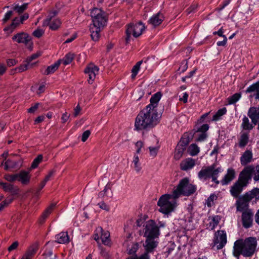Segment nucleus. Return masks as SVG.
<instances>
[{"instance_id":"c03bdc74","label":"nucleus","mask_w":259,"mask_h":259,"mask_svg":"<svg viewBox=\"0 0 259 259\" xmlns=\"http://www.w3.org/2000/svg\"><path fill=\"white\" fill-rule=\"evenodd\" d=\"M42 158L43 157L42 155H38L37 157L33 160V161L32 162V163L31 164V168H35L36 167H37L39 163L42 161Z\"/></svg>"},{"instance_id":"c85d7f7f","label":"nucleus","mask_w":259,"mask_h":259,"mask_svg":"<svg viewBox=\"0 0 259 259\" xmlns=\"http://www.w3.org/2000/svg\"><path fill=\"white\" fill-rule=\"evenodd\" d=\"M241 127L244 130H251L253 125L252 123H250L249 119L246 116H244L242 119V123L241 124Z\"/></svg>"},{"instance_id":"49530a36","label":"nucleus","mask_w":259,"mask_h":259,"mask_svg":"<svg viewBox=\"0 0 259 259\" xmlns=\"http://www.w3.org/2000/svg\"><path fill=\"white\" fill-rule=\"evenodd\" d=\"M150 155L152 157H155L157 155V152L159 149L158 147H149Z\"/></svg>"},{"instance_id":"cd10ccee","label":"nucleus","mask_w":259,"mask_h":259,"mask_svg":"<svg viewBox=\"0 0 259 259\" xmlns=\"http://www.w3.org/2000/svg\"><path fill=\"white\" fill-rule=\"evenodd\" d=\"M38 249V244L37 243H34L29 248L25 254L32 259V257L36 253Z\"/></svg>"},{"instance_id":"a878e982","label":"nucleus","mask_w":259,"mask_h":259,"mask_svg":"<svg viewBox=\"0 0 259 259\" xmlns=\"http://www.w3.org/2000/svg\"><path fill=\"white\" fill-rule=\"evenodd\" d=\"M5 169L8 170L9 168H18L21 166V161H16L8 159L4 163Z\"/></svg>"},{"instance_id":"680f3d73","label":"nucleus","mask_w":259,"mask_h":259,"mask_svg":"<svg viewBox=\"0 0 259 259\" xmlns=\"http://www.w3.org/2000/svg\"><path fill=\"white\" fill-rule=\"evenodd\" d=\"M70 114L67 112L63 113L61 117V120L62 123L66 122L69 119Z\"/></svg>"},{"instance_id":"338daca9","label":"nucleus","mask_w":259,"mask_h":259,"mask_svg":"<svg viewBox=\"0 0 259 259\" xmlns=\"http://www.w3.org/2000/svg\"><path fill=\"white\" fill-rule=\"evenodd\" d=\"M98 205L99 206V207L104 209V210H105L106 211H109V207L108 205H107L105 203H104V202H102L101 203H98Z\"/></svg>"},{"instance_id":"b1692460","label":"nucleus","mask_w":259,"mask_h":259,"mask_svg":"<svg viewBox=\"0 0 259 259\" xmlns=\"http://www.w3.org/2000/svg\"><path fill=\"white\" fill-rule=\"evenodd\" d=\"M56 241L61 244L69 242V239L67 232H62L55 236Z\"/></svg>"},{"instance_id":"774afa93","label":"nucleus","mask_w":259,"mask_h":259,"mask_svg":"<svg viewBox=\"0 0 259 259\" xmlns=\"http://www.w3.org/2000/svg\"><path fill=\"white\" fill-rule=\"evenodd\" d=\"M188 94L185 92L183 93V95L182 97H180L179 100L180 101L183 102L184 103H186L188 101Z\"/></svg>"},{"instance_id":"20e7f679","label":"nucleus","mask_w":259,"mask_h":259,"mask_svg":"<svg viewBox=\"0 0 259 259\" xmlns=\"http://www.w3.org/2000/svg\"><path fill=\"white\" fill-rule=\"evenodd\" d=\"M257 240L254 237H248L244 240H238L234 243L233 253L235 256L242 255L245 257L251 256L255 250Z\"/></svg>"},{"instance_id":"f704fd0d","label":"nucleus","mask_w":259,"mask_h":259,"mask_svg":"<svg viewBox=\"0 0 259 259\" xmlns=\"http://www.w3.org/2000/svg\"><path fill=\"white\" fill-rule=\"evenodd\" d=\"M227 112V109L226 108H223L222 109H219L217 113L213 116L212 120L217 121L220 118L225 114Z\"/></svg>"},{"instance_id":"8fccbe9b","label":"nucleus","mask_w":259,"mask_h":259,"mask_svg":"<svg viewBox=\"0 0 259 259\" xmlns=\"http://www.w3.org/2000/svg\"><path fill=\"white\" fill-rule=\"evenodd\" d=\"M127 259H150V257L147 252H145L144 254H142L139 257L137 255H135V256H131Z\"/></svg>"},{"instance_id":"de8ad7c7","label":"nucleus","mask_w":259,"mask_h":259,"mask_svg":"<svg viewBox=\"0 0 259 259\" xmlns=\"http://www.w3.org/2000/svg\"><path fill=\"white\" fill-rule=\"evenodd\" d=\"M200 134L198 135V137L196 138V141L197 142H202L204 141L207 138V135L206 133L204 132H200Z\"/></svg>"},{"instance_id":"5701e85b","label":"nucleus","mask_w":259,"mask_h":259,"mask_svg":"<svg viewBox=\"0 0 259 259\" xmlns=\"http://www.w3.org/2000/svg\"><path fill=\"white\" fill-rule=\"evenodd\" d=\"M155 238H146L145 241V252L148 254L153 251L154 248L157 246V242L154 240Z\"/></svg>"},{"instance_id":"6ab92c4d","label":"nucleus","mask_w":259,"mask_h":259,"mask_svg":"<svg viewBox=\"0 0 259 259\" xmlns=\"http://www.w3.org/2000/svg\"><path fill=\"white\" fill-rule=\"evenodd\" d=\"M12 39L18 43L27 44L30 40V37L26 33L21 32L14 35Z\"/></svg>"},{"instance_id":"6e6d98bb","label":"nucleus","mask_w":259,"mask_h":259,"mask_svg":"<svg viewBox=\"0 0 259 259\" xmlns=\"http://www.w3.org/2000/svg\"><path fill=\"white\" fill-rule=\"evenodd\" d=\"M44 33V31L41 29H37L33 32V34L34 36L39 38Z\"/></svg>"},{"instance_id":"f03ea898","label":"nucleus","mask_w":259,"mask_h":259,"mask_svg":"<svg viewBox=\"0 0 259 259\" xmlns=\"http://www.w3.org/2000/svg\"><path fill=\"white\" fill-rule=\"evenodd\" d=\"M254 175L253 180L255 181L259 180V165L254 167L249 165L244 167L240 172L238 180L231 186L230 192L231 195L235 198L240 197L243 189L247 187L251 181L252 175Z\"/></svg>"},{"instance_id":"4c0bfd02","label":"nucleus","mask_w":259,"mask_h":259,"mask_svg":"<svg viewBox=\"0 0 259 259\" xmlns=\"http://www.w3.org/2000/svg\"><path fill=\"white\" fill-rule=\"evenodd\" d=\"M133 163L134 164L135 170L139 172L141 169V164L139 162V158L137 155L135 154L133 158Z\"/></svg>"},{"instance_id":"1a4fd4ad","label":"nucleus","mask_w":259,"mask_h":259,"mask_svg":"<svg viewBox=\"0 0 259 259\" xmlns=\"http://www.w3.org/2000/svg\"><path fill=\"white\" fill-rule=\"evenodd\" d=\"M145 28V27L144 24L141 21L136 24H129L126 30V42H128L132 34L135 37L141 35Z\"/></svg>"},{"instance_id":"09e8293b","label":"nucleus","mask_w":259,"mask_h":259,"mask_svg":"<svg viewBox=\"0 0 259 259\" xmlns=\"http://www.w3.org/2000/svg\"><path fill=\"white\" fill-rule=\"evenodd\" d=\"M189 141L187 138L183 137L178 145H181V147H185L188 144Z\"/></svg>"},{"instance_id":"dca6fc26","label":"nucleus","mask_w":259,"mask_h":259,"mask_svg":"<svg viewBox=\"0 0 259 259\" xmlns=\"http://www.w3.org/2000/svg\"><path fill=\"white\" fill-rule=\"evenodd\" d=\"M253 160V154L250 150H247L243 153L240 157V163L242 166H247V164Z\"/></svg>"},{"instance_id":"9d476101","label":"nucleus","mask_w":259,"mask_h":259,"mask_svg":"<svg viewBox=\"0 0 259 259\" xmlns=\"http://www.w3.org/2000/svg\"><path fill=\"white\" fill-rule=\"evenodd\" d=\"M144 235L146 238H157L159 235V228L153 220H149L144 224Z\"/></svg>"},{"instance_id":"4468645a","label":"nucleus","mask_w":259,"mask_h":259,"mask_svg":"<svg viewBox=\"0 0 259 259\" xmlns=\"http://www.w3.org/2000/svg\"><path fill=\"white\" fill-rule=\"evenodd\" d=\"M247 115L252 124L256 125L259 120V107H251L248 111Z\"/></svg>"},{"instance_id":"ddd939ff","label":"nucleus","mask_w":259,"mask_h":259,"mask_svg":"<svg viewBox=\"0 0 259 259\" xmlns=\"http://www.w3.org/2000/svg\"><path fill=\"white\" fill-rule=\"evenodd\" d=\"M241 219L242 226L245 228H249L252 226L253 212L252 210H246L242 212Z\"/></svg>"},{"instance_id":"f8f14e48","label":"nucleus","mask_w":259,"mask_h":259,"mask_svg":"<svg viewBox=\"0 0 259 259\" xmlns=\"http://www.w3.org/2000/svg\"><path fill=\"white\" fill-rule=\"evenodd\" d=\"M99 68L93 63H91L84 69V73L88 75V82L92 84L98 74Z\"/></svg>"},{"instance_id":"37998d69","label":"nucleus","mask_w":259,"mask_h":259,"mask_svg":"<svg viewBox=\"0 0 259 259\" xmlns=\"http://www.w3.org/2000/svg\"><path fill=\"white\" fill-rule=\"evenodd\" d=\"M28 6L27 3H25L21 6L16 5L13 7V9L17 11L18 13L21 14L23 13L27 8Z\"/></svg>"},{"instance_id":"f257e3e1","label":"nucleus","mask_w":259,"mask_h":259,"mask_svg":"<svg viewBox=\"0 0 259 259\" xmlns=\"http://www.w3.org/2000/svg\"><path fill=\"white\" fill-rule=\"evenodd\" d=\"M161 96L160 92L154 94L150 99V104L138 114L135 123L137 131L149 130L159 122L161 114L158 113L157 106Z\"/></svg>"},{"instance_id":"473e14b6","label":"nucleus","mask_w":259,"mask_h":259,"mask_svg":"<svg viewBox=\"0 0 259 259\" xmlns=\"http://www.w3.org/2000/svg\"><path fill=\"white\" fill-rule=\"evenodd\" d=\"M139 248V244L138 243H132L131 244L128 245L127 251L129 254H134Z\"/></svg>"},{"instance_id":"a19ab883","label":"nucleus","mask_w":259,"mask_h":259,"mask_svg":"<svg viewBox=\"0 0 259 259\" xmlns=\"http://www.w3.org/2000/svg\"><path fill=\"white\" fill-rule=\"evenodd\" d=\"M74 58V55L73 54L68 53L65 55L62 62L65 65L70 64Z\"/></svg>"},{"instance_id":"aec40b11","label":"nucleus","mask_w":259,"mask_h":259,"mask_svg":"<svg viewBox=\"0 0 259 259\" xmlns=\"http://www.w3.org/2000/svg\"><path fill=\"white\" fill-rule=\"evenodd\" d=\"M164 17L163 14L160 13H158L151 17L148 21V23L154 26H156L160 25Z\"/></svg>"},{"instance_id":"ea45409f","label":"nucleus","mask_w":259,"mask_h":259,"mask_svg":"<svg viewBox=\"0 0 259 259\" xmlns=\"http://www.w3.org/2000/svg\"><path fill=\"white\" fill-rule=\"evenodd\" d=\"M241 98V94L240 93H236L231 97L228 98L229 104H233L237 102Z\"/></svg>"},{"instance_id":"4d7b16f0","label":"nucleus","mask_w":259,"mask_h":259,"mask_svg":"<svg viewBox=\"0 0 259 259\" xmlns=\"http://www.w3.org/2000/svg\"><path fill=\"white\" fill-rule=\"evenodd\" d=\"M90 134H91V132L89 130H87V131H85V132H84L82 135L81 141L83 142L86 141V140L89 137Z\"/></svg>"},{"instance_id":"5fc2aeb1","label":"nucleus","mask_w":259,"mask_h":259,"mask_svg":"<svg viewBox=\"0 0 259 259\" xmlns=\"http://www.w3.org/2000/svg\"><path fill=\"white\" fill-rule=\"evenodd\" d=\"M54 17L55 15H53V13L52 12H50L47 19L44 21V25H49L52 18Z\"/></svg>"},{"instance_id":"39448f33","label":"nucleus","mask_w":259,"mask_h":259,"mask_svg":"<svg viewBox=\"0 0 259 259\" xmlns=\"http://www.w3.org/2000/svg\"><path fill=\"white\" fill-rule=\"evenodd\" d=\"M174 193L162 195L157 202V205L159 207V211L164 214H168L175 210L178 205L177 200Z\"/></svg>"},{"instance_id":"9b49d317","label":"nucleus","mask_w":259,"mask_h":259,"mask_svg":"<svg viewBox=\"0 0 259 259\" xmlns=\"http://www.w3.org/2000/svg\"><path fill=\"white\" fill-rule=\"evenodd\" d=\"M227 243L226 234L224 231H218L215 233L213 243L211 244L212 248L217 250L222 249Z\"/></svg>"},{"instance_id":"13d9d810","label":"nucleus","mask_w":259,"mask_h":259,"mask_svg":"<svg viewBox=\"0 0 259 259\" xmlns=\"http://www.w3.org/2000/svg\"><path fill=\"white\" fill-rule=\"evenodd\" d=\"M209 128V125L207 124H204L202 125H201L197 130V132H204L206 133V132L208 130Z\"/></svg>"},{"instance_id":"69168bd1","label":"nucleus","mask_w":259,"mask_h":259,"mask_svg":"<svg viewBox=\"0 0 259 259\" xmlns=\"http://www.w3.org/2000/svg\"><path fill=\"white\" fill-rule=\"evenodd\" d=\"M17 63V61L14 59H10L7 60V65L9 67L13 66L16 65Z\"/></svg>"},{"instance_id":"052dcab7","label":"nucleus","mask_w":259,"mask_h":259,"mask_svg":"<svg viewBox=\"0 0 259 259\" xmlns=\"http://www.w3.org/2000/svg\"><path fill=\"white\" fill-rule=\"evenodd\" d=\"M13 13V11H10L8 12L5 15V17L3 19V21L4 22H6L8 20H9L10 19V18L12 17Z\"/></svg>"},{"instance_id":"58836bf2","label":"nucleus","mask_w":259,"mask_h":259,"mask_svg":"<svg viewBox=\"0 0 259 259\" xmlns=\"http://www.w3.org/2000/svg\"><path fill=\"white\" fill-rule=\"evenodd\" d=\"M29 65H30L29 64H28L27 62H26V64L21 65L20 66H19L18 67L15 68L14 70H12V73L14 74L15 73V72H19V73L22 72L28 69Z\"/></svg>"},{"instance_id":"79ce46f5","label":"nucleus","mask_w":259,"mask_h":259,"mask_svg":"<svg viewBox=\"0 0 259 259\" xmlns=\"http://www.w3.org/2000/svg\"><path fill=\"white\" fill-rule=\"evenodd\" d=\"M1 186L2 187L4 190L6 192H14V186L12 184L2 182Z\"/></svg>"},{"instance_id":"3c124183","label":"nucleus","mask_w":259,"mask_h":259,"mask_svg":"<svg viewBox=\"0 0 259 259\" xmlns=\"http://www.w3.org/2000/svg\"><path fill=\"white\" fill-rule=\"evenodd\" d=\"M21 23V20L20 18L16 17L15 19L13 20L11 27L13 28H16L17 26H18Z\"/></svg>"},{"instance_id":"e433bc0d","label":"nucleus","mask_w":259,"mask_h":259,"mask_svg":"<svg viewBox=\"0 0 259 259\" xmlns=\"http://www.w3.org/2000/svg\"><path fill=\"white\" fill-rule=\"evenodd\" d=\"M189 151L191 156H195L199 152V148L196 144H192L190 146Z\"/></svg>"},{"instance_id":"864d4df0","label":"nucleus","mask_w":259,"mask_h":259,"mask_svg":"<svg viewBox=\"0 0 259 259\" xmlns=\"http://www.w3.org/2000/svg\"><path fill=\"white\" fill-rule=\"evenodd\" d=\"M216 196L212 194L210 195V196L207 198V200L206 201V204L208 207H211L214 199L216 198Z\"/></svg>"},{"instance_id":"72a5a7b5","label":"nucleus","mask_w":259,"mask_h":259,"mask_svg":"<svg viewBox=\"0 0 259 259\" xmlns=\"http://www.w3.org/2000/svg\"><path fill=\"white\" fill-rule=\"evenodd\" d=\"M61 25V21L59 19H54L53 21H50L49 26L50 29L52 30H57Z\"/></svg>"},{"instance_id":"c756f323","label":"nucleus","mask_w":259,"mask_h":259,"mask_svg":"<svg viewBox=\"0 0 259 259\" xmlns=\"http://www.w3.org/2000/svg\"><path fill=\"white\" fill-rule=\"evenodd\" d=\"M221 220V217L219 215H215L212 217L211 222L207 225L208 228L210 230H213L215 227L218 225Z\"/></svg>"},{"instance_id":"2eb2a0df","label":"nucleus","mask_w":259,"mask_h":259,"mask_svg":"<svg viewBox=\"0 0 259 259\" xmlns=\"http://www.w3.org/2000/svg\"><path fill=\"white\" fill-rule=\"evenodd\" d=\"M236 176L235 170L232 168L227 169V174L225 175L223 179L221 181L222 185H227L233 181Z\"/></svg>"},{"instance_id":"a18cd8bd","label":"nucleus","mask_w":259,"mask_h":259,"mask_svg":"<svg viewBox=\"0 0 259 259\" xmlns=\"http://www.w3.org/2000/svg\"><path fill=\"white\" fill-rule=\"evenodd\" d=\"M4 179L8 182H13L17 180V174L14 175L6 174L4 177Z\"/></svg>"},{"instance_id":"c9c22d12","label":"nucleus","mask_w":259,"mask_h":259,"mask_svg":"<svg viewBox=\"0 0 259 259\" xmlns=\"http://www.w3.org/2000/svg\"><path fill=\"white\" fill-rule=\"evenodd\" d=\"M143 62V60L138 62L133 67L132 70V78H135L136 76L137 75L138 71L140 69V66Z\"/></svg>"},{"instance_id":"a211bd4d","label":"nucleus","mask_w":259,"mask_h":259,"mask_svg":"<svg viewBox=\"0 0 259 259\" xmlns=\"http://www.w3.org/2000/svg\"><path fill=\"white\" fill-rule=\"evenodd\" d=\"M246 93L255 92L253 95H250V98L254 97L256 100H259V81L250 85L245 91Z\"/></svg>"},{"instance_id":"412c9836","label":"nucleus","mask_w":259,"mask_h":259,"mask_svg":"<svg viewBox=\"0 0 259 259\" xmlns=\"http://www.w3.org/2000/svg\"><path fill=\"white\" fill-rule=\"evenodd\" d=\"M18 179L17 180L21 182L23 185H27L30 179V175L28 171L22 170L19 174H17Z\"/></svg>"},{"instance_id":"0e129e2a","label":"nucleus","mask_w":259,"mask_h":259,"mask_svg":"<svg viewBox=\"0 0 259 259\" xmlns=\"http://www.w3.org/2000/svg\"><path fill=\"white\" fill-rule=\"evenodd\" d=\"M19 245V242L18 241L14 242L8 248V250L10 252L14 249H16Z\"/></svg>"},{"instance_id":"7ed1b4c3","label":"nucleus","mask_w":259,"mask_h":259,"mask_svg":"<svg viewBox=\"0 0 259 259\" xmlns=\"http://www.w3.org/2000/svg\"><path fill=\"white\" fill-rule=\"evenodd\" d=\"M93 24H91L90 30L91 36L94 41H98L100 38V33L106 26L108 15L101 9L94 8L91 12Z\"/></svg>"},{"instance_id":"f3484780","label":"nucleus","mask_w":259,"mask_h":259,"mask_svg":"<svg viewBox=\"0 0 259 259\" xmlns=\"http://www.w3.org/2000/svg\"><path fill=\"white\" fill-rule=\"evenodd\" d=\"M195 160L191 158H188L182 160L180 163V168L185 171L192 169L195 165Z\"/></svg>"},{"instance_id":"0eeeda50","label":"nucleus","mask_w":259,"mask_h":259,"mask_svg":"<svg viewBox=\"0 0 259 259\" xmlns=\"http://www.w3.org/2000/svg\"><path fill=\"white\" fill-rule=\"evenodd\" d=\"M237 198L236 202L237 211L243 212L246 210H251L248 208L249 203L253 198L256 200L259 199V189L255 188Z\"/></svg>"},{"instance_id":"2f4dec72","label":"nucleus","mask_w":259,"mask_h":259,"mask_svg":"<svg viewBox=\"0 0 259 259\" xmlns=\"http://www.w3.org/2000/svg\"><path fill=\"white\" fill-rule=\"evenodd\" d=\"M185 150V147H181V145H177L175 152V159L176 160L180 159L182 157Z\"/></svg>"},{"instance_id":"423d86ee","label":"nucleus","mask_w":259,"mask_h":259,"mask_svg":"<svg viewBox=\"0 0 259 259\" xmlns=\"http://www.w3.org/2000/svg\"><path fill=\"white\" fill-rule=\"evenodd\" d=\"M222 170L221 167H217L216 164L213 163L210 166H203L198 172V177L203 182L211 178L212 181L218 185L220 183L218 180V175Z\"/></svg>"},{"instance_id":"393cba45","label":"nucleus","mask_w":259,"mask_h":259,"mask_svg":"<svg viewBox=\"0 0 259 259\" xmlns=\"http://www.w3.org/2000/svg\"><path fill=\"white\" fill-rule=\"evenodd\" d=\"M249 141V134L247 133L241 134L238 139V146L240 148H244L248 144Z\"/></svg>"},{"instance_id":"bf43d9fd","label":"nucleus","mask_w":259,"mask_h":259,"mask_svg":"<svg viewBox=\"0 0 259 259\" xmlns=\"http://www.w3.org/2000/svg\"><path fill=\"white\" fill-rule=\"evenodd\" d=\"M39 105V103H35L34 106H32L31 107L28 109V112L30 113H34L38 108Z\"/></svg>"},{"instance_id":"4be33fe9","label":"nucleus","mask_w":259,"mask_h":259,"mask_svg":"<svg viewBox=\"0 0 259 259\" xmlns=\"http://www.w3.org/2000/svg\"><path fill=\"white\" fill-rule=\"evenodd\" d=\"M55 205V203H52L45 210L38 220V223L40 224H42L45 223L46 220L51 214Z\"/></svg>"},{"instance_id":"6e6552de","label":"nucleus","mask_w":259,"mask_h":259,"mask_svg":"<svg viewBox=\"0 0 259 259\" xmlns=\"http://www.w3.org/2000/svg\"><path fill=\"white\" fill-rule=\"evenodd\" d=\"M196 191V186L189 182L188 178H185L179 182V184L172 192L174 195L178 198L182 195L189 196Z\"/></svg>"},{"instance_id":"e2e57ef3","label":"nucleus","mask_w":259,"mask_h":259,"mask_svg":"<svg viewBox=\"0 0 259 259\" xmlns=\"http://www.w3.org/2000/svg\"><path fill=\"white\" fill-rule=\"evenodd\" d=\"M227 42V38L226 36H223V40L219 41L217 42V45L218 46H225Z\"/></svg>"},{"instance_id":"7c9ffc66","label":"nucleus","mask_w":259,"mask_h":259,"mask_svg":"<svg viewBox=\"0 0 259 259\" xmlns=\"http://www.w3.org/2000/svg\"><path fill=\"white\" fill-rule=\"evenodd\" d=\"M60 60H59L54 64L48 66L45 70V74L48 75L54 73L58 68L60 64Z\"/></svg>"},{"instance_id":"bb28decb","label":"nucleus","mask_w":259,"mask_h":259,"mask_svg":"<svg viewBox=\"0 0 259 259\" xmlns=\"http://www.w3.org/2000/svg\"><path fill=\"white\" fill-rule=\"evenodd\" d=\"M97 231L102 233L101 239L103 243L106 245H108L110 244V240L109 239L110 233L109 232H103V229L101 227L97 228Z\"/></svg>"},{"instance_id":"603ef678","label":"nucleus","mask_w":259,"mask_h":259,"mask_svg":"<svg viewBox=\"0 0 259 259\" xmlns=\"http://www.w3.org/2000/svg\"><path fill=\"white\" fill-rule=\"evenodd\" d=\"M40 55V53H37L34 54H32L30 57H28L26 59V62H27L28 64H30V62L34 60L37 58Z\"/></svg>"}]
</instances>
